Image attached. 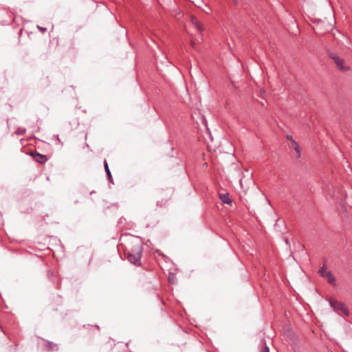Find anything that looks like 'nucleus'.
<instances>
[{"label":"nucleus","instance_id":"1","mask_svg":"<svg viewBox=\"0 0 352 352\" xmlns=\"http://www.w3.org/2000/svg\"><path fill=\"white\" fill-rule=\"evenodd\" d=\"M329 303L335 311H341L345 316L349 315V311L343 302L335 299H330Z\"/></svg>","mask_w":352,"mask_h":352},{"label":"nucleus","instance_id":"2","mask_svg":"<svg viewBox=\"0 0 352 352\" xmlns=\"http://www.w3.org/2000/svg\"><path fill=\"white\" fill-rule=\"evenodd\" d=\"M127 259L132 263L140 265V258H141V252L140 248H138L137 250L132 251L131 252H129L126 253Z\"/></svg>","mask_w":352,"mask_h":352},{"label":"nucleus","instance_id":"3","mask_svg":"<svg viewBox=\"0 0 352 352\" xmlns=\"http://www.w3.org/2000/svg\"><path fill=\"white\" fill-rule=\"evenodd\" d=\"M318 274L323 278H326L328 282L332 285L335 284L336 278H334L332 273L327 270V267L325 265H323L322 267L319 270Z\"/></svg>","mask_w":352,"mask_h":352},{"label":"nucleus","instance_id":"4","mask_svg":"<svg viewBox=\"0 0 352 352\" xmlns=\"http://www.w3.org/2000/svg\"><path fill=\"white\" fill-rule=\"evenodd\" d=\"M330 56L334 60V63H336L339 70L342 72H346L349 70V67L344 65V62L343 59L335 55L334 54H331Z\"/></svg>","mask_w":352,"mask_h":352},{"label":"nucleus","instance_id":"5","mask_svg":"<svg viewBox=\"0 0 352 352\" xmlns=\"http://www.w3.org/2000/svg\"><path fill=\"white\" fill-rule=\"evenodd\" d=\"M31 155L35 161L41 164H43L47 161V157L45 155H41L37 152L32 153Z\"/></svg>","mask_w":352,"mask_h":352},{"label":"nucleus","instance_id":"6","mask_svg":"<svg viewBox=\"0 0 352 352\" xmlns=\"http://www.w3.org/2000/svg\"><path fill=\"white\" fill-rule=\"evenodd\" d=\"M219 199H221V201L223 204H230L232 202L231 199L229 197L228 194H227V193L219 194Z\"/></svg>","mask_w":352,"mask_h":352},{"label":"nucleus","instance_id":"7","mask_svg":"<svg viewBox=\"0 0 352 352\" xmlns=\"http://www.w3.org/2000/svg\"><path fill=\"white\" fill-rule=\"evenodd\" d=\"M191 22L197 28V29L200 31L204 30V26L201 23H200L197 19L192 16L190 18Z\"/></svg>","mask_w":352,"mask_h":352},{"label":"nucleus","instance_id":"8","mask_svg":"<svg viewBox=\"0 0 352 352\" xmlns=\"http://www.w3.org/2000/svg\"><path fill=\"white\" fill-rule=\"evenodd\" d=\"M292 148L296 151L298 155H299L300 148L298 144L295 141H292Z\"/></svg>","mask_w":352,"mask_h":352},{"label":"nucleus","instance_id":"9","mask_svg":"<svg viewBox=\"0 0 352 352\" xmlns=\"http://www.w3.org/2000/svg\"><path fill=\"white\" fill-rule=\"evenodd\" d=\"M104 168H105V170L107 172V174L109 177V178L110 179L111 177V172H110V170L109 168V166H108V164L107 162V161H104Z\"/></svg>","mask_w":352,"mask_h":352},{"label":"nucleus","instance_id":"10","mask_svg":"<svg viewBox=\"0 0 352 352\" xmlns=\"http://www.w3.org/2000/svg\"><path fill=\"white\" fill-rule=\"evenodd\" d=\"M262 352H270L269 348L267 346H265Z\"/></svg>","mask_w":352,"mask_h":352},{"label":"nucleus","instance_id":"11","mask_svg":"<svg viewBox=\"0 0 352 352\" xmlns=\"http://www.w3.org/2000/svg\"><path fill=\"white\" fill-rule=\"evenodd\" d=\"M191 45L193 48H195V44L193 41L191 42Z\"/></svg>","mask_w":352,"mask_h":352},{"label":"nucleus","instance_id":"12","mask_svg":"<svg viewBox=\"0 0 352 352\" xmlns=\"http://www.w3.org/2000/svg\"><path fill=\"white\" fill-rule=\"evenodd\" d=\"M38 28L42 31V32H44L45 30V28H40L38 27Z\"/></svg>","mask_w":352,"mask_h":352},{"label":"nucleus","instance_id":"13","mask_svg":"<svg viewBox=\"0 0 352 352\" xmlns=\"http://www.w3.org/2000/svg\"><path fill=\"white\" fill-rule=\"evenodd\" d=\"M265 94V90L264 89H261V94Z\"/></svg>","mask_w":352,"mask_h":352}]
</instances>
